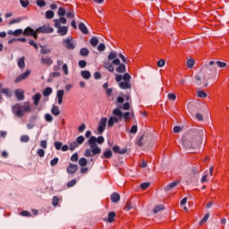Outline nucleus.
Segmentation results:
<instances>
[{"label":"nucleus","instance_id":"1","mask_svg":"<svg viewBox=\"0 0 229 229\" xmlns=\"http://www.w3.org/2000/svg\"><path fill=\"white\" fill-rule=\"evenodd\" d=\"M103 144L105 142V138L103 136H99L96 138V136H91L88 140V144L90 148H87L84 152V156L89 158L90 157H96V155H101V148L98 146V144Z\"/></svg>","mask_w":229,"mask_h":229},{"label":"nucleus","instance_id":"2","mask_svg":"<svg viewBox=\"0 0 229 229\" xmlns=\"http://www.w3.org/2000/svg\"><path fill=\"white\" fill-rule=\"evenodd\" d=\"M183 148L194 149L201 144V135L196 132H189L182 136L181 139Z\"/></svg>","mask_w":229,"mask_h":229},{"label":"nucleus","instance_id":"3","mask_svg":"<svg viewBox=\"0 0 229 229\" xmlns=\"http://www.w3.org/2000/svg\"><path fill=\"white\" fill-rule=\"evenodd\" d=\"M12 112L16 117L21 118L24 114L31 113V104L29 101L23 103H16L12 106Z\"/></svg>","mask_w":229,"mask_h":229},{"label":"nucleus","instance_id":"4","mask_svg":"<svg viewBox=\"0 0 229 229\" xmlns=\"http://www.w3.org/2000/svg\"><path fill=\"white\" fill-rule=\"evenodd\" d=\"M62 24H67V19L64 17H60V19L54 20V26L57 30V33L61 35V37H65V35L69 31L68 26H62Z\"/></svg>","mask_w":229,"mask_h":229},{"label":"nucleus","instance_id":"5","mask_svg":"<svg viewBox=\"0 0 229 229\" xmlns=\"http://www.w3.org/2000/svg\"><path fill=\"white\" fill-rule=\"evenodd\" d=\"M217 67L219 69H225L226 67V63L221 62V61H210L209 62V70L212 71L213 72H216Z\"/></svg>","mask_w":229,"mask_h":229},{"label":"nucleus","instance_id":"6","mask_svg":"<svg viewBox=\"0 0 229 229\" xmlns=\"http://www.w3.org/2000/svg\"><path fill=\"white\" fill-rule=\"evenodd\" d=\"M63 46L64 47L68 49V51H72L76 48V45H74V42H72V37H68L67 38H64L63 40Z\"/></svg>","mask_w":229,"mask_h":229},{"label":"nucleus","instance_id":"7","mask_svg":"<svg viewBox=\"0 0 229 229\" xmlns=\"http://www.w3.org/2000/svg\"><path fill=\"white\" fill-rule=\"evenodd\" d=\"M113 64L118 65V67H116V72H119L120 74L126 72V65L124 64H121V60H113Z\"/></svg>","mask_w":229,"mask_h":229},{"label":"nucleus","instance_id":"8","mask_svg":"<svg viewBox=\"0 0 229 229\" xmlns=\"http://www.w3.org/2000/svg\"><path fill=\"white\" fill-rule=\"evenodd\" d=\"M106 123H108L107 117H102L98 123V131L99 134L103 133L106 130Z\"/></svg>","mask_w":229,"mask_h":229},{"label":"nucleus","instance_id":"9","mask_svg":"<svg viewBox=\"0 0 229 229\" xmlns=\"http://www.w3.org/2000/svg\"><path fill=\"white\" fill-rule=\"evenodd\" d=\"M113 119L114 123H121L123 121V111H121L119 108H115L113 110Z\"/></svg>","mask_w":229,"mask_h":229},{"label":"nucleus","instance_id":"10","mask_svg":"<svg viewBox=\"0 0 229 229\" xmlns=\"http://www.w3.org/2000/svg\"><path fill=\"white\" fill-rule=\"evenodd\" d=\"M40 64L47 67H51V65H53V59H51L49 55H41Z\"/></svg>","mask_w":229,"mask_h":229},{"label":"nucleus","instance_id":"11","mask_svg":"<svg viewBox=\"0 0 229 229\" xmlns=\"http://www.w3.org/2000/svg\"><path fill=\"white\" fill-rule=\"evenodd\" d=\"M56 65H58L59 67H62L64 76H69V66L67 65V64H64V60L58 59L56 61Z\"/></svg>","mask_w":229,"mask_h":229},{"label":"nucleus","instance_id":"12","mask_svg":"<svg viewBox=\"0 0 229 229\" xmlns=\"http://www.w3.org/2000/svg\"><path fill=\"white\" fill-rule=\"evenodd\" d=\"M37 31H38V33H53V31H55V29H53L50 26L44 25L42 27L38 28Z\"/></svg>","mask_w":229,"mask_h":229},{"label":"nucleus","instance_id":"13","mask_svg":"<svg viewBox=\"0 0 229 229\" xmlns=\"http://www.w3.org/2000/svg\"><path fill=\"white\" fill-rule=\"evenodd\" d=\"M30 74H31V71L27 70L24 73L21 74L20 76H18L14 82L15 83H21V81H22L23 80H26V78H28L30 76Z\"/></svg>","mask_w":229,"mask_h":229},{"label":"nucleus","instance_id":"14","mask_svg":"<svg viewBox=\"0 0 229 229\" xmlns=\"http://www.w3.org/2000/svg\"><path fill=\"white\" fill-rule=\"evenodd\" d=\"M14 94L17 98V101H24L26 98V96L24 95V90L18 89L15 90Z\"/></svg>","mask_w":229,"mask_h":229},{"label":"nucleus","instance_id":"15","mask_svg":"<svg viewBox=\"0 0 229 229\" xmlns=\"http://www.w3.org/2000/svg\"><path fill=\"white\" fill-rule=\"evenodd\" d=\"M64 94H65V91L64 89L57 90L56 98H57L58 105H62L64 103Z\"/></svg>","mask_w":229,"mask_h":229},{"label":"nucleus","instance_id":"16","mask_svg":"<svg viewBox=\"0 0 229 229\" xmlns=\"http://www.w3.org/2000/svg\"><path fill=\"white\" fill-rule=\"evenodd\" d=\"M113 151L114 153H118V155H126V153H128V148H121V147L116 145L113 148Z\"/></svg>","mask_w":229,"mask_h":229},{"label":"nucleus","instance_id":"17","mask_svg":"<svg viewBox=\"0 0 229 229\" xmlns=\"http://www.w3.org/2000/svg\"><path fill=\"white\" fill-rule=\"evenodd\" d=\"M68 174H74V173H76V171H78V165H74L72 163H71L67 169H66Z\"/></svg>","mask_w":229,"mask_h":229},{"label":"nucleus","instance_id":"18","mask_svg":"<svg viewBox=\"0 0 229 229\" xmlns=\"http://www.w3.org/2000/svg\"><path fill=\"white\" fill-rule=\"evenodd\" d=\"M119 87L123 90H126L128 89H131V82L128 81H124L119 83Z\"/></svg>","mask_w":229,"mask_h":229},{"label":"nucleus","instance_id":"19","mask_svg":"<svg viewBox=\"0 0 229 229\" xmlns=\"http://www.w3.org/2000/svg\"><path fill=\"white\" fill-rule=\"evenodd\" d=\"M115 211H111L108 213V217L105 218L104 221H106L107 223H114L115 221Z\"/></svg>","mask_w":229,"mask_h":229},{"label":"nucleus","instance_id":"20","mask_svg":"<svg viewBox=\"0 0 229 229\" xmlns=\"http://www.w3.org/2000/svg\"><path fill=\"white\" fill-rule=\"evenodd\" d=\"M8 35H13V37H19L20 35H24V31L22 29H17L13 30H8Z\"/></svg>","mask_w":229,"mask_h":229},{"label":"nucleus","instance_id":"21","mask_svg":"<svg viewBox=\"0 0 229 229\" xmlns=\"http://www.w3.org/2000/svg\"><path fill=\"white\" fill-rule=\"evenodd\" d=\"M42 98V95L40 93H36L32 97V100L34 101V106H38V104L40 103V98Z\"/></svg>","mask_w":229,"mask_h":229},{"label":"nucleus","instance_id":"22","mask_svg":"<svg viewBox=\"0 0 229 229\" xmlns=\"http://www.w3.org/2000/svg\"><path fill=\"white\" fill-rule=\"evenodd\" d=\"M103 67H104L105 69H107V71H109V72H114V63H110V62H108V61H106V62L104 63Z\"/></svg>","mask_w":229,"mask_h":229},{"label":"nucleus","instance_id":"23","mask_svg":"<svg viewBox=\"0 0 229 229\" xmlns=\"http://www.w3.org/2000/svg\"><path fill=\"white\" fill-rule=\"evenodd\" d=\"M120 199H121V195H119V193L114 192L111 195V201H112V203H119Z\"/></svg>","mask_w":229,"mask_h":229},{"label":"nucleus","instance_id":"24","mask_svg":"<svg viewBox=\"0 0 229 229\" xmlns=\"http://www.w3.org/2000/svg\"><path fill=\"white\" fill-rule=\"evenodd\" d=\"M179 183H180V181H174V182H171L170 184H168V185L165 188V191L166 192H169V191H171V189H174V187H176Z\"/></svg>","mask_w":229,"mask_h":229},{"label":"nucleus","instance_id":"25","mask_svg":"<svg viewBox=\"0 0 229 229\" xmlns=\"http://www.w3.org/2000/svg\"><path fill=\"white\" fill-rule=\"evenodd\" d=\"M35 30L31 29L30 27H27L24 31H23V36L24 37H31Z\"/></svg>","mask_w":229,"mask_h":229},{"label":"nucleus","instance_id":"26","mask_svg":"<svg viewBox=\"0 0 229 229\" xmlns=\"http://www.w3.org/2000/svg\"><path fill=\"white\" fill-rule=\"evenodd\" d=\"M113 153H112V150H110V149H107V150H106L104 153H103V155L100 157V158H107V159H110V158H112V157H113Z\"/></svg>","mask_w":229,"mask_h":229},{"label":"nucleus","instance_id":"27","mask_svg":"<svg viewBox=\"0 0 229 229\" xmlns=\"http://www.w3.org/2000/svg\"><path fill=\"white\" fill-rule=\"evenodd\" d=\"M79 30H81V33H84V35L89 34V30L87 29V26H85V23L83 22L79 23Z\"/></svg>","mask_w":229,"mask_h":229},{"label":"nucleus","instance_id":"28","mask_svg":"<svg viewBox=\"0 0 229 229\" xmlns=\"http://www.w3.org/2000/svg\"><path fill=\"white\" fill-rule=\"evenodd\" d=\"M2 94H4V96H6L7 98H12V90H10V89L8 88H4V89H2L1 90Z\"/></svg>","mask_w":229,"mask_h":229},{"label":"nucleus","instance_id":"29","mask_svg":"<svg viewBox=\"0 0 229 229\" xmlns=\"http://www.w3.org/2000/svg\"><path fill=\"white\" fill-rule=\"evenodd\" d=\"M51 94H53V89L50 87H47L43 90V96H45V98L51 96Z\"/></svg>","mask_w":229,"mask_h":229},{"label":"nucleus","instance_id":"30","mask_svg":"<svg viewBox=\"0 0 229 229\" xmlns=\"http://www.w3.org/2000/svg\"><path fill=\"white\" fill-rule=\"evenodd\" d=\"M89 43L93 47H96L99 44V39L97 37H93L90 38Z\"/></svg>","mask_w":229,"mask_h":229},{"label":"nucleus","instance_id":"31","mask_svg":"<svg viewBox=\"0 0 229 229\" xmlns=\"http://www.w3.org/2000/svg\"><path fill=\"white\" fill-rule=\"evenodd\" d=\"M131 114H130V112H125L122 115V119H123L125 123H128L130 121V119H131Z\"/></svg>","mask_w":229,"mask_h":229},{"label":"nucleus","instance_id":"32","mask_svg":"<svg viewBox=\"0 0 229 229\" xmlns=\"http://www.w3.org/2000/svg\"><path fill=\"white\" fill-rule=\"evenodd\" d=\"M24 57H21L18 60V66L20 67V69H24V67H26V63L24 62Z\"/></svg>","mask_w":229,"mask_h":229},{"label":"nucleus","instance_id":"33","mask_svg":"<svg viewBox=\"0 0 229 229\" xmlns=\"http://www.w3.org/2000/svg\"><path fill=\"white\" fill-rule=\"evenodd\" d=\"M81 76H82V78H84V80H90L91 74H90V72H89V71H82Z\"/></svg>","mask_w":229,"mask_h":229},{"label":"nucleus","instance_id":"34","mask_svg":"<svg viewBox=\"0 0 229 229\" xmlns=\"http://www.w3.org/2000/svg\"><path fill=\"white\" fill-rule=\"evenodd\" d=\"M108 60H118L117 59V54L114 51H112L109 53L108 56H107Z\"/></svg>","mask_w":229,"mask_h":229},{"label":"nucleus","instance_id":"35","mask_svg":"<svg viewBox=\"0 0 229 229\" xmlns=\"http://www.w3.org/2000/svg\"><path fill=\"white\" fill-rule=\"evenodd\" d=\"M51 113L53 114V115H58L60 114V108H58V106H53L52 109H51Z\"/></svg>","mask_w":229,"mask_h":229},{"label":"nucleus","instance_id":"36","mask_svg":"<svg viewBox=\"0 0 229 229\" xmlns=\"http://www.w3.org/2000/svg\"><path fill=\"white\" fill-rule=\"evenodd\" d=\"M78 146H80V145L78 144V142L72 141V142L70 143V145H69V149H70V151H74L75 148H78Z\"/></svg>","mask_w":229,"mask_h":229},{"label":"nucleus","instance_id":"37","mask_svg":"<svg viewBox=\"0 0 229 229\" xmlns=\"http://www.w3.org/2000/svg\"><path fill=\"white\" fill-rule=\"evenodd\" d=\"M60 201V198L54 196L52 199V205L53 207H58V203Z\"/></svg>","mask_w":229,"mask_h":229},{"label":"nucleus","instance_id":"38","mask_svg":"<svg viewBox=\"0 0 229 229\" xmlns=\"http://www.w3.org/2000/svg\"><path fill=\"white\" fill-rule=\"evenodd\" d=\"M160 210H164V205H157L154 208V214H158V212H160Z\"/></svg>","mask_w":229,"mask_h":229},{"label":"nucleus","instance_id":"39","mask_svg":"<svg viewBox=\"0 0 229 229\" xmlns=\"http://www.w3.org/2000/svg\"><path fill=\"white\" fill-rule=\"evenodd\" d=\"M88 162H87V158L85 157H81L79 160V165H81V167H85V165H87Z\"/></svg>","mask_w":229,"mask_h":229},{"label":"nucleus","instance_id":"40","mask_svg":"<svg viewBox=\"0 0 229 229\" xmlns=\"http://www.w3.org/2000/svg\"><path fill=\"white\" fill-rule=\"evenodd\" d=\"M114 124H115V122L114 120V116H111L107 121V126L108 128H113Z\"/></svg>","mask_w":229,"mask_h":229},{"label":"nucleus","instance_id":"41","mask_svg":"<svg viewBox=\"0 0 229 229\" xmlns=\"http://www.w3.org/2000/svg\"><path fill=\"white\" fill-rule=\"evenodd\" d=\"M75 142H77V144L81 146V144H83V142H85V137L83 136L77 137Z\"/></svg>","mask_w":229,"mask_h":229},{"label":"nucleus","instance_id":"42","mask_svg":"<svg viewBox=\"0 0 229 229\" xmlns=\"http://www.w3.org/2000/svg\"><path fill=\"white\" fill-rule=\"evenodd\" d=\"M89 50L85 47L81 48V51H80V55L81 56H89Z\"/></svg>","mask_w":229,"mask_h":229},{"label":"nucleus","instance_id":"43","mask_svg":"<svg viewBox=\"0 0 229 229\" xmlns=\"http://www.w3.org/2000/svg\"><path fill=\"white\" fill-rule=\"evenodd\" d=\"M20 4H21L22 8H28V6H30L29 0H20Z\"/></svg>","mask_w":229,"mask_h":229},{"label":"nucleus","instance_id":"44","mask_svg":"<svg viewBox=\"0 0 229 229\" xmlns=\"http://www.w3.org/2000/svg\"><path fill=\"white\" fill-rule=\"evenodd\" d=\"M53 17H55V13L51 10L47 11L46 13V18L47 19H53Z\"/></svg>","mask_w":229,"mask_h":229},{"label":"nucleus","instance_id":"45","mask_svg":"<svg viewBox=\"0 0 229 229\" xmlns=\"http://www.w3.org/2000/svg\"><path fill=\"white\" fill-rule=\"evenodd\" d=\"M40 53L42 55H49V53H51V49L46 48L45 47H41Z\"/></svg>","mask_w":229,"mask_h":229},{"label":"nucleus","instance_id":"46","mask_svg":"<svg viewBox=\"0 0 229 229\" xmlns=\"http://www.w3.org/2000/svg\"><path fill=\"white\" fill-rule=\"evenodd\" d=\"M197 96L198 98H201L202 99H205V98H207V93L205 91H198L197 92Z\"/></svg>","mask_w":229,"mask_h":229},{"label":"nucleus","instance_id":"47","mask_svg":"<svg viewBox=\"0 0 229 229\" xmlns=\"http://www.w3.org/2000/svg\"><path fill=\"white\" fill-rule=\"evenodd\" d=\"M36 4H38V6H39V8H44V6H46V1L37 0Z\"/></svg>","mask_w":229,"mask_h":229},{"label":"nucleus","instance_id":"48","mask_svg":"<svg viewBox=\"0 0 229 229\" xmlns=\"http://www.w3.org/2000/svg\"><path fill=\"white\" fill-rule=\"evenodd\" d=\"M21 142H30V136L22 135L20 138Z\"/></svg>","mask_w":229,"mask_h":229},{"label":"nucleus","instance_id":"49","mask_svg":"<svg viewBox=\"0 0 229 229\" xmlns=\"http://www.w3.org/2000/svg\"><path fill=\"white\" fill-rule=\"evenodd\" d=\"M57 15H59V17H64V15H65V9L63 7H60L58 9Z\"/></svg>","mask_w":229,"mask_h":229},{"label":"nucleus","instance_id":"50","mask_svg":"<svg viewBox=\"0 0 229 229\" xmlns=\"http://www.w3.org/2000/svg\"><path fill=\"white\" fill-rule=\"evenodd\" d=\"M187 67L189 69H192V67H194V59H190L187 61Z\"/></svg>","mask_w":229,"mask_h":229},{"label":"nucleus","instance_id":"51","mask_svg":"<svg viewBox=\"0 0 229 229\" xmlns=\"http://www.w3.org/2000/svg\"><path fill=\"white\" fill-rule=\"evenodd\" d=\"M79 67H81V69H85V67H87V61L85 60H81L79 62Z\"/></svg>","mask_w":229,"mask_h":229},{"label":"nucleus","instance_id":"52","mask_svg":"<svg viewBox=\"0 0 229 229\" xmlns=\"http://www.w3.org/2000/svg\"><path fill=\"white\" fill-rule=\"evenodd\" d=\"M37 155H38L40 157V158H43V157H45V155H46V151H44V149H42V148H39L37 151Z\"/></svg>","mask_w":229,"mask_h":229},{"label":"nucleus","instance_id":"53","mask_svg":"<svg viewBox=\"0 0 229 229\" xmlns=\"http://www.w3.org/2000/svg\"><path fill=\"white\" fill-rule=\"evenodd\" d=\"M149 182H143L140 184V188L142 189V191H146V189H149Z\"/></svg>","mask_w":229,"mask_h":229},{"label":"nucleus","instance_id":"54","mask_svg":"<svg viewBox=\"0 0 229 229\" xmlns=\"http://www.w3.org/2000/svg\"><path fill=\"white\" fill-rule=\"evenodd\" d=\"M62 74L60 73V72H56L55 71L54 72L50 73L51 78H60Z\"/></svg>","mask_w":229,"mask_h":229},{"label":"nucleus","instance_id":"55","mask_svg":"<svg viewBox=\"0 0 229 229\" xmlns=\"http://www.w3.org/2000/svg\"><path fill=\"white\" fill-rule=\"evenodd\" d=\"M45 119H46L47 123H53V116L49 114H47L45 115Z\"/></svg>","mask_w":229,"mask_h":229},{"label":"nucleus","instance_id":"56","mask_svg":"<svg viewBox=\"0 0 229 229\" xmlns=\"http://www.w3.org/2000/svg\"><path fill=\"white\" fill-rule=\"evenodd\" d=\"M54 145H55V149H57V150L62 149V141H55Z\"/></svg>","mask_w":229,"mask_h":229},{"label":"nucleus","instance_id":"57","mask_svg":"<svg viewBox=\"0 0 229 229\" xmlns=\"http://www.w3.org/2000/svg\"><path fill=\"white\" fill-rule=\"evenodd\" d=\"M167 98L170 101H176V95L174 93L168 94Z\"/></svg>","mask_w":229,"mask_h":229},{"label":"nucleus","instance_id":"58","mask_svg":"<svg viewBox=\"0 0 229 229\" xmlns=\"http://www.w3.org/2000/svg\"><path fill=\"white\" fill-rule=\"evenodd\" d=\"M125 210L129 212V210H131V201L128 200L125 204Z\"/></svg>","mask_w":229,"mask_h":229},{"label":"nucleus","instance_id":"59","mask_svg":"<svg viewBox=\"0 0 229 229\" xmlns=\"http://www.w3.org/2000/svg\"><path fill=\"white\" fill-rule=\"evenodd\" d=\"M74 185H76V179H73V180L68 182V183H67V187H69V188L74 187Z\"/></svg>","mask_w":229,"mask_h":229},{"label":"nucleus","instance_id":"60","mask_svg":"<svg viewBox=\"0 0 229 229\" xmlns=\"http://www.w3.org/2000/svg\"><path fill=\"white\" fill-rule=\"evenodd\" d=\"M123 78L124 81H130V80H131V75H130V73H125Z\"/></svg>","mask_w":229,"mask_h":229},{"label":"nucleus","instance_id":"61","mask_svg":"<svg viewBox=\"0 0 229 229\" xmlns=\"http://www.w3.org/2000/svg\"><path fill=\"white\" fill-rule=\"evenodd\" d=\"M98 51L103 52L105 51V49H106V47L105 46V44L101 43L98 45Z\"/></svg>","mask_w":229,"mask_h":229},{"label":"nucleus","instance_id":"62","mask_svg":"<svg viewBox=\"0 0 229 229\" xmlns=\"http://www.w3.org/2000/svg\"><path fill=\"white\" fill-rule=\"evenodd\" d=\"M71 161H72V162H78V153H74V154L71 157Z\"/></svg>","mask_w":229,"mask_h":229},{"label":"nucleus","instance_id":"63","mask_svg":"<svg viewBox=\"0 0 229 229\" xmlns=\"http://www.w3.org/2000/svg\"><path fill=\"white\" fill-rule=\"evenodd\" d=\"M165 65V60L161 59L157 62V67H164Z\"/></svg>","mask_w":229,"mask_h":229},{"label":"nucleus","instance_id":"64","mask_svg":"<svg viewBox=\"0 0 229 229\" xmlns=\"http://www.w3.org/2000/svg\"><path fill=\"white\" fill-rule=\"evenodd\" d=\"M56 164H58V157H55L50 161V165H52V167H54V165H56Z\"/></svg>","mask_w":229,"mask_h":229}]
</instances>
